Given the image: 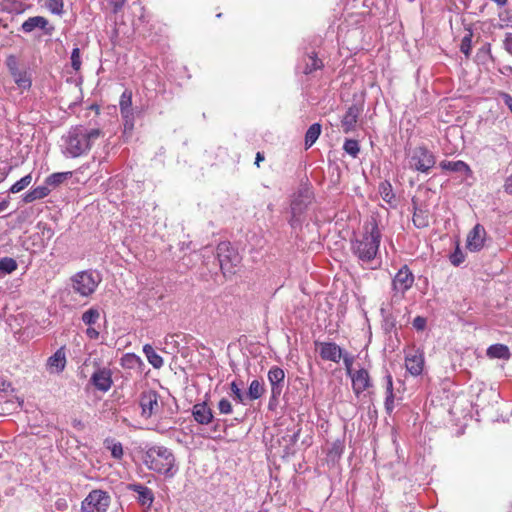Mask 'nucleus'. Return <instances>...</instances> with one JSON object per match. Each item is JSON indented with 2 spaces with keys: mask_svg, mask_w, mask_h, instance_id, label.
Instances as JSON below:
<instances>
[{
  "mask_svg": "<svg viewBox=\"0 0 512 512\" xmlns=\"http://www.w3.org/2000/svg\"><path fill=\"white\" fill-rule=\"evenodd\" d=\"M498 97L504 102V104L507 106V108L512 114V96L509 93L499 91Z\"/></svg>",
  "mask_w": 512,
  "mask_h": 512,
  "instance_id": "47",
  "label": "nucleus"
},
{
  "mask_svg": "<svg viewBox=\"0 0 512 512\" xmlns=\"http://www.w3.org/2000/svg\"><path fill=\"white\" fill-rule=\"evenodd\" d=\"M18 267L17 261L11 257H3L0 259V273L11 274Z\"/></svg>",
  "mask_w": 512,
  "mask_h": 512,
  "instance_id": "34",
  "label": "nucleus"
},
{
  "mask_svg": "<svg viewBox=\"0 0 512 512\" xmlns=\"http://www.w3.org/2000/svg\"><path fill=\"white\" fill-rule=\"evenodd\" d=\"M107 448L111 451L113 458L120 460L123 456V446L120 442L106 440Z\"/></svg>",
  "mask_w": 512,
  "mask_h": 512,
  "instance_id": "39",
  "label": "nucleus"
},
{
  "mask_svg": "<svg viewBox=\"0 0 512 512\" xmlns=\"http://www.w3.org/2000/svg\"><path fill=\"white\" fill-rule=\"evenodd\" d=\"M128 489L132 492L137 493V500L142 506L151 507L154 501L153 491L142 484L134 483L129 484Z\"/></svg>",
  "mask_w": 512,
  "mask_h": 512,
  "instance_id": "25",
  "label": "nucleus"
},
{
  "mask_svg": "<svg viewBox=\"0 0 512 512\" xmlns=\"http://www.w3.org/2000/svg\"><path fill=\"white\" fill-rule=\"evenodd\" d=\"M341 359H343V363H344V366L346 369V374L350 377L355 372L352 370V365L354 363V356L343 351V356Z\"/></svg>",
  "mask_w": 512,
  "mask_h": 512,
  "instance_id": "43",
  "label": "nucleus"
},
{
  "mask_svg": "<svg viewBox=\"0 0 512 512\" xmlns=\"http://www.w3.org/2000/svg\"><path fill=\"white\" fill-rule=\"evenodd\" d=\"M379 193H380L382 199L387 203H391L395 197V195L393 193L392 185L389 181H384V182L380 183Z\"/></svg>",
  "mask_w": 512,
  "mask_h": 512,
  "instance_id": "35",
  "label": "nucleus"
},
{
  "mask_svg": "<svg viewBox=\"0 0 512 512\" xmlns=\"http://www.w3.org/2000/svg\"><path fill=\"white\" fill-rule=\"evenodd\" d=\"M230 390L238 403H244L245 395L235 381L230 384Z\"/></svg>",
  "mask_w": 512,
  "mask_h": 512,
  "instance_id": "46",
  "label": "nucleus"
},
{
  "mask_svg": "<svg viewBox=\"0 0 512 512\" xmlns=\"http://www.w3.org/2000/svg\"><path fill=\"white\" fill-rule=\"evenodd\" d=\"M45 7L54 15L62 16L64 13L63 0H45Z\"/></svg>",
  "mask_w": 512,
  "mask_h": 512,
  "instance_id": "36",
  "label": "nucleus"
},
{
  "mask_svg": "<svg viewBox=\"0 0 512 512\" xmlns=\"http://www.w3.org/2000/svg\"><path fill=\"white\" fill-rule=\"evenodd\" d=\"M111 502L108 492L94 489L81 503V512H106Z\"/></svg>",
  "mask_w": 512,
  "mask_h": 512,
  "instance_id": "8",
  "label": "nucleus"
},
{
  "mask_svg": "<svg viewBox=\"0 0 512 512\" xmlns=\"http://www.w3.org/2000/svg\"><path fill=\"white\" fill-rule=\"evenodd\" d=\"M49 22L43 16H33L29 17L25 20L21 25V30L24 33H31L35 29H40L45 32V34L50 35L53 31V27H48Z\"/></svg>",
  "mask_w": 512,
  "mask_h": 512,
  "instance_id": "21",
  "label": "nucleus"
},
{
  "mask_svg": "<svg viewBox=\"0 0 512 512\" xmlns=\"http://www.w3.org/2000/svg\"><path fill=\"white\" fill-rule=\"evenodd\" d=\"M386 394H393V379L391 375L386 376Z\"/></svg>",
  "mask_w": 512,
  "mask_h": 512,
  "instance_id": "53",
  "label": "nucleus"
},
{
  "mask_svg": "<svg viewBox=\"0 0 512 512\" xmlns=\"http://www.w3.org/2000/svg\"><path fill=\"white\" fill-rule=\"evenodd\" d=\"M217 259L224 275L234 274L235 267L240 263L238 253L232 248L229 242H221L217 246Z\"/></svg>",
  "mask_w": 512,
  "mask_h": 512,
  "instance_id": "7",
  "label": "nucleus"
},
{
  "mask_svg": "<svg viewBox=\"0 0 512 512\" xmlns=\"http://www.w3.org/2000/svg\"><path fill=\"white\" fill-rule=\"evenodd\" d=\"M139 406L141 408V416L145 419H149L154 415H157L161 410V404L159 403V395L154 390H146L140 394Z\"/></svg>",
  "mask_w": 512,
  "mask_h": 512,
  "instance_id": "9",
  "label": "nucleus"
},
{
  "mask_svg": "<svg viewBox=\"0 0 512 512\" xmlns=\"http://www.w3.org/2000/svg\"><path fill=\"white\" fill-rule=\"evenodd\" d=\"M449 260H450L451 264L456 267L461 265L464 262V260H465L464 253L461 251L458 244L455 248V251L449 256Z\"/></svg>",
  "mask_w": 512,
  "mask_h": 512,
  "instance_id": "42",
  "label": "nucleus"
},
{
  "mask_svg": "<svg viewBox=\"0 0 512 512\" xmlns=\"http://www.w3.org/2000/svg\"><path fill=\"white\" fill-rule=\"evenodd\" d=\"M314 199V193L308 185H301L291 196L289 225L295 229L302 226L308 207Z\"/></svg>",
  "mask_w": 512,
  "mask_h": 512,
  "instance_id": "4",
  "label": "nucleus"
},
{
  "mask_svg": "<svg viewBox=\"0 0 512 512\" xmlns=\"http://www.w3.org/2000/svg\"><path fill=\"white\" fill-rule=\"evenodd\" d=\"M192 416L200 425H208L214 420L213 412L205 401L193 405Z\"/></svg>",
  "mask_w": 512,
  "mask_h": 512,
  "instance_id": "22",
  "label": "nucleus"
},
{
  "mask_svg": "<svg viewBox=\"0 0 512 512\" xmlns=\"http://www.w3.org/2000/svg\"><path fill=\"white\" fill-rule=\"evenodd\" d=\"M321 134V125L319 123L312 124L305 134V148H310L319 138Z\"/></svg>",
  "mask_w": 512,
  "mask_h": 512,
  "instance_id": "33",
  "label": "nucleus"
},
{
  "mask_svg": "<svg viewBox=\"0 0 512 512\" xmlns=\"http://www.w3.org/2000/svg\"><path fill=\"white\" fill-rule=\"evenodd\" d=\"M472 48V32L470 31L467 35H465L461 41L460 51L466 56L469 57Z\"/></svg>",
  "mask_w": 512,
  "mask_h": 512,
  "instance_id": "40",
  "label": "nucleus"
},
{
  "mask_svg": "<svg viewBox=\"0 0 512 512\" xmlns=\"http://www.w3.org/2000/svg\"><path fill=\"white\" fill-rule=\"evenodd\" d=\"M101 278L98 273L92 271H81L72 278V286L76 293L81 296H89L95 292Z\"/></svg>",
  "mask_w": 512,
  "mask_h": 512,
  "instance_id": "6",
  "label": "nucleus"
},
{
  "mask_svg": "<svg viewBox=\"0 0 512 512\" xmlns=\"http://www.w3.org/2000/svg\"><path fill=\"white\" fill-rule=\"evenodd\" d=\"M20 71H22V70H21V69H19V66H18V67H16L15 69L10 70V71H9V73H10V75H11V76H12V78H13V77H15V75H16L17 73H19Z\"/></svg>",
  "mask_w": 512,
  "mask_h": 512,
  "instance_id": "59",
  "label": "nucleus"
},
{
  "mask_svg": "<svg viewBox=\"0 0 512 512\" xmlns=\"http://www.w3.org/2000/svg\"><path fill=\"white\" fill-rule=\"evenodd\" d=\"M263 160H264V156L260 152H258L256 155L255 164L259 166V163Z\"/></svg>",
  "mask_w": 512,
  "mask_h": 512,
  "instance_id": "58",
  "label": "nucleus"
},
{
  "mask_svg": "<svg viewBox=\"0 0 512 512\" xmlns=\"http://www.w3.org/2000/svg\"><path fill=\"white\" fill-rule=\"evenodd\" d=\"M382 234L375 219L364 226L363 233L351 241V251L358 261L369 269L380 267L379 247Z\"/></svg>",
  "mask_w": 512,
  "mask_h": 512,
  "instance_id": "1",
  "label": "nucleus"
},
{
  "mask_svg": "<svg viewBox=\"0 0 512 512\" xmlns=\"http://www.w3.org/2000/svg\"><path fill=\"white\" fill-rule=\"evenodd\" d=\"M90 383L103 393L110 390L113 384L112 371L109 368H98L91 376Z\"/></svg>",
  "mask_w": 512,
  "mask_h": 512,
  "instance_id": "14",
  "label": "nucleus"
},
{
  "mask_svg": "<svg viewBox=\"0 0 512 512\" xmlns=\"http://www.w3.org/2000/svg\"><path fill=\"white\" fill-rule=\"evenodd\" d=\"M413 223L417 228H425L429 225L428 216L422 212H415L413 215Z\"/></svg>",
  "mask_w": 512,
  "mask_h": 512,
  "instance_id": "41",
  "label": "nucleus"
},
{
  "mask_svg": "<svg viewBox=\"0 0 512 512\" xmlns=\"http://www.w3.org/2000/svg\"><path fill=\"white\" fill-rule=\"evenodd\" d=\"M393 409H394V394L386 395L385 410L388 414H391Z\"/></svg>",
  "mask_w": 512,
  "mask_h": 512,
  "instance_id": "50",
  "label": "nucleus"
},
{
  "mask_svg": "<svg viewBox=\"0 0 512 512\" xmlns=\"http://www.w3.org/2000/svg\"><path fill=\"white\" fill-rule=\"evenodd\" d=\"M13 80L17 87L21 89L22 91H27L32 86V76L29 71L26 69L20 71L13 77Z\"/></svg>",
  "mask_w": 512,
  "mask_h": 512,
  "instance_id": "30",
  "label": "nucleus"
},
{
  "mask_svg": "<svg viewBox=\"0 0 512 512\" xmlns=\"http://www.w3.org/2000/svg\"><path fill=\"white\" fill-rule=\"evenodd\" d=\"M100 316L101 313L98 307H91L82 314L81 320L88 326L86 329V335L89 339L95 340L99 337V331L94 327V325L98 322Z\"/></svg>",
  "mask_w": 512,
  "mask_h": 512,
  "instance_id": "16",
  "label": "nucleus"
},
{
  "mask_svg": "<svg viewBox=\"0 0 512 512\" xmlns=\"http://www.w3.org/2000/svg\"><path fill=\"white\" fill-rule=\"evenodd\" d=\"M486 231L480 224H476L467 236V249L478 252L484 247Z\"/></svg>",
  "mask_w": 512,
  "mask_h": 512,
  "instance_id": "19",
  "label": "nucleus"
},
{
  "mask_svg": "<svg viewBox=\"0 0 512 512\" xmlns=\"http://www.w3.org/2000/svg\"><path fill=\"white\" fill-rule=\"evenodd\" d=\"M72 176V172H57L52 173L45 179V184L47 187L56 188L60 186L63 182L69 179Z\"/></svg>",
  "mask_w": 512,
  "mask_h": 512,
  "instance_id": "31",
  "label": "nucleus"
},
{
  "mask_svg": "<svg viewBox=\"0 0 512 512\" xmlns=\"http://www.w3.org/2000/svg\"><path fill=\"white\" fill-rule=\"evenodd\" d=\"M213 430H214L215 432H216V431H218V425H217V424L214 426Z\"/></svg>",
  "mask_w": 512,
  "mask_h": 512,
  "instance_id": "60",
  "label": "nucleus"
},
{
  "mask_svg": "<svg viewBox=\"0 0 512 512\" xmlns=\"http://www.w3.org/2000/svg\"><path fill=\"white\" fill-rule=\"evenodd\" d=\"M504 49L512 55V33H506L503 40Z\"/></svg>",
  "mask_w": 512,
  "mask_h": 512,
  "instance_id": "51",
  "label": "nucleus"
},
{
  "mask_svg": "<svg viewBox=\"0 0 512 512\" xmlns=\"http://www.w3.org/2000/svg\"><path fill=\"white\" fill-rule=\"evenodd\" d=\"M5 64H6L8 71L15 69L16 67L19 66L18 59L13 54L7 56Z\"/></svg>",
  "mask_w": 512,
  "mask_h": 512,
  "instance_id": "49",
  "label": "nucleus"
},
{
  "mask_svg": "<svg viewBox=\"0 0 512 512\" xmlns=\"http://www.w3.org/2000/svg\"><path fill=\"white\" fill-rule=\"evenodd\" d=\"M504 190L506 193L512 195V174L506 179Z\"/></svg>",
  "mask_w": 512,
  "mask_h": 512,
  "instance_id": "55",
  "label": "nucleus"
},
{
  "mask_svg": "<svg viewBox=\"0 0 512 512\" xmlns=\"http://www.w3.org/2000/svg\"><path fill=\"white\" fill-rule=\"evenodd\" d=\"M31 182H32V175L31 174H27L24 177H22L20 180L15 182L9 188V192L13 193V194L18 193V192L24 190L26 187H28Z\"/></svg>",
  "mask_w": 512,
  "mask_h": 512,
  "instance_id": "37",
  "label": "nucleus"
},
{
  "mask_svg": "<svg viewBox=\"0 0 512 512\" xmlns=\"http://www.w3.org/2000/svg\"><path fill=\"white\" fill-rule=\"evenodd\" d=\"M424 352L420 349H412L405 356V366L412 376H419L424 368Z\"/></svg>",
  "mask_w": 512,
  "mask_h": 512,
  "instance_id": "12",
  "label": "nucleus"
},
{
  "mask_svg": "<svg viewBox=\"0 0 512 512\" xmlns=\"http://www.w3.org/2000/svg\"><path fill=\"white\" fill-rule=\"evenodd\" d=\"M492 1L495 2L499 7H504L508 3V0H492Z\"/></svg>",
  "mask_w": 512,
  "mask_h": 512,
  "instance_id": "57",
  "label": "nucleus"
},
{
  "mask_svg": "<svg viewBox=\"0 0 512 512\" xmlns=\"http://www.w3.org/2000/svg\"><path fill=\"white\" fill-rule=\"evenodd\" d=\"M350 378L352 381L353 392L357 397L372 386L369 372L364 368L355 371Z\"/></svg>",
  "mask_w": 512,
  "mask_h": 512,
  "instance_id": "18",
  "label": "nucleus"
},
{
  "mask_svg": "<svg viewBox=\"0 0 512 512\" xmlns=\"http://www.w3.org/2000/svg\"><path fill=\"white\" fill-rule=\"evenodd\" d=\"M440 167L442 170L452 171V172L460 173V174H463L466 176L472 175L471 168L469 167V165L467 163H465L462 160H457V161L444 160V161L440 162Z\"/></svg>",
  "mask_w": 512,
  "mask_h": 512,
  "instance_id": "26",
  "label": "nucleus"
},
{
  "mask_svg": "<svg viewBox=\"0 0 512 512\" xmlns=\"http://www.w3.org/2000/svg\"><path fill=\"white\" fill-rule=\"evenodd\" d=\"M126 3V0H109V4L113 8V12L116 14L118 13Z\"/></svg>",
  "mask_w": 512,
  "mask_h": 512,
  "instance_id": "52",
  "label": "nucleus"
},
{
  "mask_svg": "<svg viewBox=\"0 0 512 512\" xmlns=\"http://www.w3.org/2000/svg\"><path fill=\"white\" fill-rule=\"evenodd\" d=\"M143 462L149 470L167 478L174 477L178 470L174 453L170 448L162 445L146 447Z\"/></svg>",
  "mask_w": 512,
  "mask_h": 512,
  "instance_id": "3",
  "label": "nucleus"
},
{
  "mask_svg": "<svg viewBox=\"0 0 512 512\" xmlns=\"http://www.w3.org/2000/svg\"><path fill=\"white\" fill-rule=\"evenodd\" d=\"M119 108L123 119L124 131H132L134 128L135 113L132 107V92L126 89L120 96Z\"/></svg>",
  "mask_w": 512,
  "mask_h": 512,
  "instance_id": "11",
  "label": "nucleus"
},
{
  "mask_svg": "<svg viewBox=\"0 0 512 512\" xmlns=\"http://www.w3.org/2000/svg\"><path fill=\"white\" fill-rule=\"evenodd\" d=\"M324 66L323 61L318 58L315 51L307 52L297 65V70L305 75H309L316 70L322 69Z\"/></svg>",
  "mask_w": 512,
  "mask_h": 512,
  "instance_id": "15",
  "label": "nucleus"
},
{
  "mask_svg": "<svg viewBox=\"0 0 512 512\" xmlns=\"http://www.w3.org/2000/svg\"><path fill=\"white\" fill-rule=\"evenodd\" d=\"M264 392H265V388H264L263 382L255 379L250 383L246 397L249 400H257L260 397H262Z\"/></svg>",
  "mask_w": 512,
  "mask_h": 512,
  "instance_id": "32",
  "label": "nucleus"
},
{
  "mask_svg": "<svg viewBox=\"0 0 512 512\" xmlns=\"http://www.w3.org/2000/svg\"><path fill=\"white\" fill-rule=\"evenodd\" d=\"M316 346L322 360L334 363L340 362L343 350L335 342H316Z\"/></svg>",
  "mask_w": 512,
  "mask_h": 512,
  "instance_id": "13",
  "label": "nucleus"
},
{
  "mask_svg": "<svg viewBox=\"0 0 512 512\" xmlns=\"http://www.w3.org/2000/svg\"><path fill=\"white\" fill-rule=\"evenodd\" d=\"M50 192H51V189L49 187H47L46 184L43 186H38V187H35L34 189L30 190L29 192H27L23 197V201L25 203H31L36 200H40V199H43L46 196H48L50 194Z\"/></svg>",
  "mask_w": 512,
  "mask_h": 512,
  "instance_id": "28",
  "label": "nucleus"
},
{
  "mask_svg": "<svg viewBox=\"0 0 512 512\" xmlns=\"http://www.w3.org/2000/svg\"><path fill=\"white\" fill-rule=\"evenodd\" d=\"M427 324L426 318L422 316H417L414 318L412 325L417 331H422L425 329Z\"/></svg>",
  "mask_w": 512,
  "mask_h": 512,
  "instance_id": "48",
  "label": "nucleus"
},
{
  "mask_svg": "<svg viewBox=\"0 0 512 512\" xmlns=\"http://www.w3.org/2000/svg\"><path fill=\"white\" fill-rule=\"evenodd\" d=\"M9 200L8 199H5V200H2L0 201V213L3 212L4 210H6L9 206Z\"/></svg>",
  "mask_w": 512,
  "mask_h": 512,
  "instance_id": "56",
  "label": "nucleus"
},
{
  "mask_svg": "<svg viewBox=\"0 0 512 512\" xmlns=\"http://www.w3.org/2000/svg\"><path fill=\"white\" fill-rule=\"evenodd\" d=\"M66 363V351L65 347L62 346L47 359L46 368L52 374H59L64 371Z\"/></svg>",
  "mask_w": 512,
  "mask_h": 512,
  "instance_id": "20",
  "label": "nucleus"
},
{
  "mask_svg": "<svg viewBox=\"0 0 512 512\" xmlns=\"http://www.w3.org/2000/svg\"><path fill=\"white\" fill-rule=\"evenodd\" d=\"M143 353L153 368L160 369L163 366V358L154 350L150 344H145L143 346Z\"/></svg>",
  "mask_w": 512,
  "mask_h": 512,
  "instance_id": "29",
  "label": "nucleus"
},
{
  "mask_svg": "<svg viewBox=\"0 0 512 512\" xmlns=\"http://www.w3.org/2000/svg\"><path fill=\"white\" fill-rule=\"evenodd\" d=\"M268 381L271 386L272 398H278L283 390L285 372L278 366H272L268 371Z\"/></svg>",
  "mask_w": 512,
  "mask_h": 512,
  "instance_id": "17",
  "label": "nucleus"
},
{
  "mask_svg": "<svg viewBox=\"0 0 512 512\" xmlns=\"http://www.w3.org/2000/svg\"><path fill=\"white\" fill-rule=\"evenodd\" d=\"M435 164V155L424 146L414 148L408 158L409 168L424 174H428Z\"/></svg>",
  "mask_w": 512,
  "mask_h": 512,
  "instance_id": "5",
  "label": "nucleus"
},
{
  "mask_svg": "<svg viewBox=\"0 0 512 512\" xmlns=\"http://www.w3.org/2000/svg\"><path fill=\"white\" fill-rule=\"evenodd\" d=\"M218 410L221 414L228 415L233 412V407H232L231 402L228 399L222 398L218 402Z\"/></svg>",
  "mask_w": 512,
  "mask_h": 512,
  "instance_id": "45",
  "label": "nucleus"
},
{
  "mask_svg": "<svg viewBox=\"0 0 512 512\" xmlns=\"http://www.w3.org/2000/svg\"><path fill=\"white\" fill-rule=\"evenodd\" d=\"M71 66L75 71L80 70L81 68V57H80V49L75 47L71 52Z\"/></svg>",
  "mask_w": 512,
  "mask_h": 512,
  "instance_id": "44",
  "label": "nucleus"
},
{
  "mask_svg": "<svg viewBox=\"0 0 512 512\" xmlns=\"http://www.w3.org/2000/svg\"><path fill=\"white\" fill-rule=\"evenodd\" d=\"M343 149L347 154L351 155L354 158H356L360 152L359 143L357 140L354 139H347L344 142Z\"/></svg>",
  "mask_w": 512,
  "mask_h": 512,
  "instance_id": "38",
  "label": "nucleus"
},
{
  "mask_svg": "<svg viewBox=\"0 0 512 512\" xmlns=\"http://www.w3.org/2000/svg\"><path fill=\"white\" fill-rule=\"evenodd\" d=\"M11 388V383L3 378H0V392H7Z\"/></svg>",
  "mask_w": 512,
  "mask_h": 512,
  "instance_id": "54",
  "label": "nucleus"
},
{
  "mask_svg": "<svg viewBox=\"0 0 512 512\" xmlns=\"http://www.w3.org/2000/svg\"><path fill=\"white\" fill-rule=\"evenodd\" d=\"M362 112V108L356 104L351 105L344 114L341 125L345 133L355 130L358 118Z\"/></svg>",
  "mask_w": 512,
  "mask_h": 512,
  "instance_id": "23",
  "label": "nucleus"
},
{
  "mask_svg": "<svg viewBox=\"0 0 512 512\" xmlns=\"http://www.w3.org/2000/svg\"><path fill=\"white\" fill-rule=\"evenodd\" d=\"M486 355L490 359L508 360L511 357L510 349L504 344H493L487 348Z\"/></svg>",
  "mask_w": 512,
  "mask_h": 512,
  "instance_id": "27",
  "label": "nucleus"
},
{
  "mask_svg": "<svg viewBox=\"0 0 512 512\" xmlns=\"http://www.w3.org/2000/svg\"><path fill=\"white\" fill-rule=\"evenodd\" d=\"M102 136L99 128H87L84 125H76L62 135L60 149L66 158H78L87 155L94 142Z\"/></svg>",
  "mask_w": 512,
  "mask_h": 512,
  "instance_id": "2",
  "label": "nucleus"
},
{
  "mask_svg": "<svg viewBox=\"0 0 512 512\" xmlns=\"http://www.w3.org/2000/svg\"><path fill=\"white\" fill-rule=\"evenodd\" d=\"M414 275L407 265H403L392 279V290L394 296L403 297L405 293L413 286Z\"/></svg>",
  "mask_w": 512,
  "mask_h": 512,
  "instance_id": "10",
  "label": "nucleus"
},
{
  "mask_svg": "<svg viewBox=\"0 0 512 512\" xmlns=\"http://www.w3.org/2000/svg\"><path fill=\"white\" fill-rule=\"evenodd\" d=\"M120 365L123 369L131 370L136 374L143 373L145 364L142 359L134 353H126L120 359Z\"/></svg>",
  "mask_w": 512,
  "mask_h": 512,
  "instance_id": "24",
  "label": "nucleus"
}]
</instances>
